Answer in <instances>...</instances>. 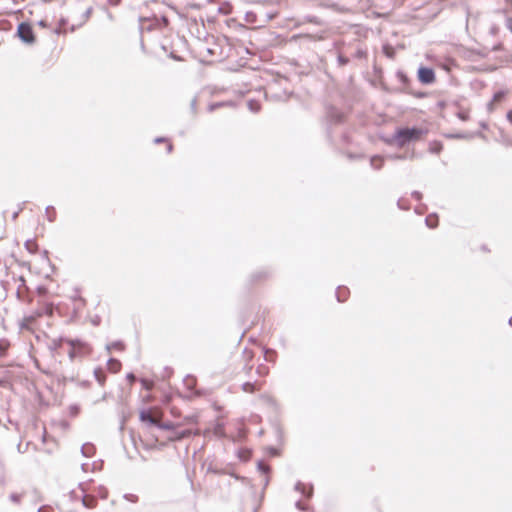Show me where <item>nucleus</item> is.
I'll return each instance as SVG.
<instances>
[{
  "mask_svg": "<svg viewBox=\"0 0 512 512\" xmlns=\"http://www.w3.org/2000/svg\"><path fill=\"white\" fill-rule=\"evenodd\" d=\"M53 308L51 304L45 305L43 311H36L29 316H25L20 322V329L26 330L29 332H34L37 321L43 314L52 315Z\"/></svg>",
  "mask_w": 512,
  "mask_h": 512,
  "instance_id": "nucleus-1",
  "label": "nucleus"
},
{
  "mask_svg": "<svg viewBox=\"0 0 512 512\" xmlns=\"http://www.w3.org/2000/svg\"><path fill=\"white\" fill-rule=\"evenodd\" d=\"M164 416L163 410L160 407L154 406L147 409H142L139 412V419L143 423L150 425H160Z\"/></svg>",
  "mask_w": 512,
  "mask_h": 512,
  "instance_id": "nucleus-2",
  "label": "nucleus"
},
{
  "mask_svg": "<svg viewBox=\"0 0 512 512\" xmlns=\"http://www.w3.org/2000/svg\"><path fill=\"white\" fill-rule=\"evenodd\" d=\"M268 274L264 271H257L252 273L246 281V288L248 290H254L266 282Z\"/></svg>",
  "mask_w": 512,
  "mask_h": 512,
  "instance_id": "nucleus-3",
  "label": "nucleus"
},
{
  "mask_svg": "<svg viewBox=\"0 0 512 512\" xmlns=\"http://www.w3.org/2000/svg\"><path fill=\"white\" fill-rule=\"evenodd\" d=\"M421 131L415 128H404L397 132V139L401 144L410 140L419 139Z\"/></svg>",
  "mask_w": 512,
  "mask_h": 512,
  "instance_id": "nucleus-4",
  "label": "nucleus"
},
{
  "mask_svg": "<svg viewBox=\"0 0 512 512\" xmlns=\"http://www.w3.org/2000/svg\"><path fill=\"white\" fill-rule=\"evenodd\" d=\"M17 34L26 43H33L35 40L33 29L28 23H20L17 29Z\"/></svg>",
  "mask_w": 512,
  "mask_h": 512,
  "instance_id": "nucleus-5",
  "label": "nucleus"
},
{
  "mask_svg": "<svg viewBox=\"0 0 512 512\" xmlns=\"http://www.w3.org/2000/svg\"><path fill=\"white\" fill-rule=\"evenodd\" d=\"M418 79L423 84H430L435 81V73L431 68L421 67L418 70Z\"/></svg>",
  "mask_w": 512,
  "mask_h": 512,
  "instance_id": "nucleus-6",
  "label": "nucleus"
},
{
  "mask_svg": "<svg viewBox=\"0 0 512 512\" xmlns=\"http://www.w3.org/2000/svg\"><path fill=\"white\" fill-rule=\"evenodd\" d=\"M264 381L246 382L243 384V391L247 393H254L263 388Z\"/></svg>",
  "mask_w": 512,
  "mask_h": 512,
  "instance_id": "nucleus-7",
  "label": "nucleus"
},
{
  "mask_svg": "<svg viewBox=\"0 0 512 512\" xmlns=\"http://www.w3.org/2000/svg\"><path fill=\"white\" fill-rule=\"evenodd\" d=\"M72 301H73L74 309L77 312L82 311L86 306V300L80 295L73 297Z\"/></svg>",
  "mask_w": 512,
  "mask_h": 512,
  "instance_id": "nucleus-8",
  "label": "nucleus"
},
{
  "mask_svg": "<svg viewBox=\"0 0 512 512\" xmlns=\"http://www.w3.org/2000/svg\"><path fill=\"white\" fill-rule=\"evenodd\" d=\"M191 434H192L191 430L176 431V432L173 433V435L168 437V440L169 441H178V440H181L183 438L189 437Z\"/></svg>",
  "mask_w": 512,
  "mask_h": 512,
  "instance_id": "nucleus-9",
  "label": "nucleus"
},
{
  "mask_svg": "<svg viewBox=\"0 0 512 512\" xmlns=\"http://www.w3.org/2000/svg\"><path fill=\"white\" fill-rule=\"evenodd\" d=\"M122 364L117 359H110L107 362V369L112 373H117L121 370Z\"/></svg>",
  "mask_w": 512,
  "mask_h": 512,
  "instance_id": "nucleus-10",
  "label": "nucleus"
},
{
  "mask_svg": "<svg viewBox=\"0 0 512 512\" xmlns=\"http://www.w3.org/2000/svg\"><path fill=\"white\" fill-rule=\"evenodd\" d=\"M264 359L267 362L275 363L277 360V352L273 349L264 348Z\"/></svg>",
  "mask_w": 512,
  "mask_h": 512,
  "instance_id": "nucleus-11",
  "label": "nucleus"
},
{
  "mask_svg": "<svg viewBox=\"0 0 512 512\" xmlns=\"http://www.w3.org/2000/svg\"><path fill=\"white\" fill-rule=\"evenodd\" d=\"M25 247L27 251L31 254H35L38 252L39 246L35 239H29L25 242Z\"/></svg>",
  "mask_w": 512,
  "mask_h": 512,
  "instance_id": "nucleus-12",
  "label": "nucleus"
},
{
  "mask_svg": "<svg viewBox=\"0 0 512 512\" xmlns=\"http://www.w3.org/2000/svg\"><path fill=\"white\" fill-rule=\"evenodd\" d=\"M256 373H257V375H258V376H260V377H266V376H268V375H269V373H270V369H269V367H268L267 365H265V364H259V365L257 366Z\"/></svg>",
  "mask_w": 512,
  "mask_h": 512,
  "instance_id": "nucleus-13",
  "label": "nucleus"
},
{
  "mask_svg": "<svg viewBox=\"0 0 512 512\" xmlns=\"http://www.w3.org/2000/svg\"><path fill=\"white\" fill-rule=\"evenodd\" d=\"M94 375H95V378L97 380V382L100 384V385H104L105 381H106V375H105V372L101 369V368H98L94 371Z\"/></svg>",
  "mask_w": 512,
  "mask_h": 512,
  "instance_id": "nucleus-14",
  "label": "nucleus"
},
{
  "mask_svg": "<svg viewBox=\"0 0 512 512\" xmlns=\"http://www.w3.org/2000/svg\"><path fill=\"white\" fill-rule=\"evenodd\" d=\"M10 347V343L7 339H0V357L4 356Z\"/></svg>",
  "mask_w": 512,
  "mask_h": 512,
  "instance_id": "nucleus-15",
  "label": "nucleus"
},
{
  "mask_svg": "<svg viewBox=\"0 0 512 512\" xmlns=\"http://www.w3.org/2000/svg\"><path fill=\"white\" fill-rule=\"evenodd\" d=\"M349 291L345 287H340L337 291V296L340 301H345Z\"/></svg>",
  "mask_w": 512,
  "mask_h": 512,
  "instance_id": "nucleus-16",
  "label": "nucleus"
},
{
  "mask_svg": "<svg viewBox=\"0 0 512 512\" xmlns=\"http://www.w3.org/2000/svg\"><path fill=\"white\" fill-rule=\"evenodd\" d=\"M24 496L23 492H14L10 495L11 501H13L16 504H19Z\"/></svg>",
  "mask_w": 512,
  "mask_h": 512,
  "instance_id": "nucleus-17",
  "label": "nucleus"
},
{
  "mask_svg": "<svg viewBox=\"0 0 512 512\" xmlns=\"http://www.w3.org/2000/svg\"><path fill=\"white\" fill-rule=\"evenodd\" d=\"M144 437H145V438H144V440H143V441H144V442H145V444H146L147 446H149V447H155V446H156V444H157V443H158V441H159L157 438H149V437H147V436H146V434L144 435Z\"/></svg>",
  "mask_w": 512,
  "mask_h": 512,
  "instance_id": "nucleus-18",
  "label": "nucleus"
},
{
  "mask_svg": "<svg viewBox=\"0 0 512 512\" xmlns=\"http://www.w3.org/2000/svg\"><path fill=\"white\" fill-rule=\"evenodd\" d=\"M243 357L244 359L249 363L252 361V359L254 358V352L252 350H249V349H245L243 351Z\"/></svg>",
  "mask_w": 512,
  "mask_h": 512,
  "instance_id": "nucleus-19",
  "label": "nucleus"
},
{
  "mask_svg": "<svg viewBox=\"0 0 512 512\" xmlns=\"http://www.w3.org/2000/svg\"><path fill=\"white\" fill-rule=\"evenodd\" d=\"M426 223L430 228H434L437 226L438 220L436 217L429 216L426 218Z\"/></svg>",
  "mask_w": 512,
  "mask_h": 512,
  "instance_id": "nucleus-20",
  "label": "nucleus"
},
{
  "mask_svg": "<svg viewBox=\"0 0 512 512\" xmlns=\"http://www.w3.org/2000/svg\"><path fill=\"white\" fill-rule=\"evenodd\" d=\"M141 384L147 390H151L153 387V382L147 379H142Z\"/></svg>",
  "mask_w": 512,
  "mask_h": 512,
  "instance_id": "nucleus-21",
  "label": "nucleus"
},
{
  "mask_svg": "<svg viewBox=\"0 0 512 512\" xmlns=\"http://www.w3.org/2000/svg\"><path fill=\"white\" fill-rule=\"evenodd\" d=\"M156 427L160 428V429H165V430H171V429H174V426L170 423H162V421L160 422V425H157Z\"/></svg>",
  "mask_w": 512,
  "mask_h": 512,
  "instance_id": "nucleus-22",
  "label": "nucleus"
},
{
  "mask_svg": "<svg viewBox=\"0 0 512 512\" xmlns=\"http://www.w3.org/2000/svg\"><path fill=\"white\" fill-rule=\"evenodd\" d=\"M156 142H162V139H157V140H156ZM163 142H165V143H166L167 152H168V153H169V152H171V151H172V149H173V145H172V143H171L170 141H168V140H163Z\"/></svg>",
  "mask_w": 512,
  "mask_h": 512,
  "instance_id": "nucleus-23",
  "label": "nucleus"
},
{
  "mask_svg": "<svg viewBox=\"0 0 512 512\" xmlns=\"http://www.w3.org/2000/svg\"><path fill=\"white\" fill-rule=\"evenodd\" d=\"M458 116L462 119V120H467L469 118V114L468 112H461L458 114Z\"/></svg>",
  "mask_w": 512,
  "mask_h": 512,
  "instance_id": "nucleus-24",
  "label": "nucleus"
},
{
  "mask_svg": "<svg viewBox=\"0 0 512 512\" xmlns=\"http://www.w3.org/2000/svg\"><path fill=\"white\" fill-rule=\"evenodd\" d=\"M507 118L512 120V110L507 112Z\"/></svg>",
  "mask_w": 512,
  "mask_h": 512,
  "instance_id": "nucleus-25",
  "label": "nucleus"
},
{
  "mask_svg": "<svg viewBox=\"0 0 512 512\" xmlns=\"http://www.w3.org/2000/svg\"><path fill=\"white\" fill-rule=\"evenodd\" d=\"M194 381H195V380H194V378H188V379L186 380V382H187V383H190V382L192 383V382H194Z\"/></svg>",
  "mask_w": 512,
  "mask_h": 512,
  "instance_id": "nucleus-26",
  "label": "nucleus"
}]
</instances>
